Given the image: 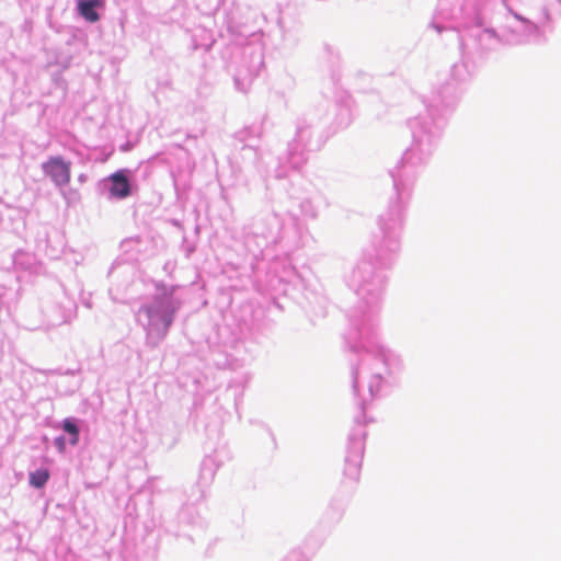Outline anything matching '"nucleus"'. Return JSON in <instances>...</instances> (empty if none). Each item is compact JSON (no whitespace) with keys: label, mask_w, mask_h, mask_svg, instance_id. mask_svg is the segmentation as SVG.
<instances>
[{"label":"nucleus","mask_w":561,"mask_h":561,"mask_svg":"<svg viewBox=\"0 0 561 561\" xmlns=\"http://www.w3.org/2000/svg\"><path fill=\"white\" fill-rule=\"evenodd\" d=\"M41 169L60 191L70 183L71 162L66 161L62 156H50L41 164Z\"/></svg>","instance_id":"10"},{"label":"nucleus","mask_w":561,"mask_h":561,"mask_svg":"<svg viewBox=\"0 0 561 561\" xmlns=\"http://www.w3.org/2000/svg\"><path fill=\"white\" fill-rule=\"evenodd\" d=\"M105 0H77V11L87 22L95 23L100 20L99 10L103 9Z\"/></svg>","instance_id":"13"},{"label":"nucleus","mask_w":561,"mask_h":561,"mask_svg":"<svg viewBox=\"0 0 561 561\" xmlns=\"http://www.w3.org/2000/svg\"><path fill=\"white\" fill-rule=\"evenodd\" d=\"M456 28L463 58H482L503 46L538 43L543 34L512 0H463Z\"/></svg>","instance_id":"2"},{"label":"nucleus","mask_w":561,"mask_h":561,"mask_svg":"<svg viewBox=\"0 0 561 561\" xmlns=\"http://www.w3.org/2000/svg\"><path fill=\"white\" fill-rule=\"evenodd\" d=\"M131 271H133V266H130V265L115 264V265H113L112 270L110 271V276L112 278L119 276V275L130 276Z\"/></svg>","instance_id":"19"},{"label":"nucleus","mask_w":561,"mask_h":561,"mask_svg":"<svg viewBox=\"0 0 561 561\" xmlns=\"http://www.w3.org/2000/svg\"><path fill=\"white\" fill-rule=\"evenodd\" d=\"M353 100L350 95L341 98L332 106L327 101L317 106H327V124L325 127L330 131V136L340 129L348 127L353 121Z\"/></svg>","instance_id":"8"},{"label":"nucleus","mask_w":561,"mask_h":561,"mask_svg":"<svg viewBox=\"0 0 561 561\" xmlns=\"http://www.w3.org/2000/svg\"><path fill=\"white\" fill-rule=\"evenodd\" d=\"M23 256H25V253H24L23 251H21V250L16 251V252L14 253V255H13V263H14L15 265H20V264H22V263L20 262V259H21V257H23Z\"/></svg>","instance_id":"23"},{"label":"nucleus","mask_w":561,"mask_h":561,"mask_svg":"<svg viewBox=\"0 0 561 561\" xmlns=\"http://www.w3.org/2000/svg\"><path fill=\"white\" fill-rule=\"evenodd\" d=\"M171 175H172V179H173L174 187H175V190H178V187H179V186H178V179L175 178V175H174V173H173V172L171 173Z\"/></svg>","instance_id":"27"},{"label":"nucleus","mask_w":561,"mask_h":561,"mask_svg":"<svg viewBox=\"0 0 561 561\" xmlns=\"http://www.w3.org/2000/svg\"><path fill=\"white\" fill-rule=\"evenodd\" d=\"M342 514H343L342 510H339V511L334 512L335 520H339L342 517Z\"/></svg>","instance_id":"26"},{"label":"nucleus","mask_w":561,"mask_h":561,"mask_svg":"<svg viewBox=\"0 0 561 561\" xmlns=\"http://www.w3.org/2000/svg\"><path fill=\"white\" fill-rule=\"evenodd\" d=\"M183 304L181 286L154 283V291L144 297L134 311L137 324L146 334L148 346L154 348L167 337Z\"/></svg>","instance_id":"4"},{"label":"nucleus","mask_w":561,"mask_h":561,"mask_svg":"<svg viewBox=\"0 0 561 561\" xmlns=\"http://www.w3.org/2000/svg\"><path fill=\"white\" fill-rule=\"evenodd\" d=\"M327 106L309 108L296 122L294 138L288 141L284 158L275 159L273 178L286 179L290 170H300L308 161L309 153L319 151L331 137L327 124Z\"/></svg>","instance_id":"5"},{"label":"nucleus","mask_w":561,"mask_h":561,"mask_svg":"<svg viewBox=\"0 0 561 561\" xmlns=\"http://www.w3.org/2000/svg\"><path fill=\"white\" fill-rule=\"evenodd\" d=\"M54 446L56 447V449L59 451V453H65L66 450V447H67V440H66V437L60 435V436H57L54 438Z\"/></svg>","instance_id":"21"},{"label":"nucleus","mask_w":561,"mask_h":561,"mask_svg":"<svg viewBox=\"0 0 561 561\" xmlns=\"http://www.w3.org/2000/svg\"><path fill=\"white\" fill-rule=\"evenodd\" d=\"M87 179H88V176H87V174H84V173H81V174L78 176V181H79L80 183H84V182L87 181Z\"/></svg>","instance_id":"25"},{"label":"nucleus","mask_w":561,"mask_h":561,"mask_svg":"<svg viewBox=\"0 0 561 561\" xmlns=\"http://www.w3.org/2000/svg\"><path fill=\"white\" fill-rule=\"evenodd\" d=\"M133 171L119 169L114 173L101 179L95 186L96 193L106 201H123L133 195L134 192Z\"/></svg>","instance_id":"7"},{"label":"nucleus","mask_w":561,"mask_h":561,"mask_svg":"<svg viewBox=\"0 0 561 561\" xmlns=\"http://www.w3.org/2000/svg\"><path fill=\"white\" fill-rule=\"evenodd\" d=\"M280 561H306L304 553L299 550L288 552Z\"/></svg>","instance_id":"20"},{"label":"nucleus","mask_w":561,"mask_h":561,"mask_svg":"<svg viewBox=\"0 0 561 561\" xmlns=\"http://www.w3.org/2000/svg\"><path fill=\"white\" fill-rule=\"evenodd\" d=\"M108 293H110V295H111L113 300H115V301H123V299H121L119 297L114 295V288H110Z\"/></svg>","instance_id":"24"},{"label":"nucleus","mask_w":561,"mask_h":561,"mask_svg":"<svg viewBox=\"0 0 561 561\" xmlns=\"http://www.w3.org/2000/svg\"><path fill=\"white\" fill-rule=\"evenodd\" d=\"M526 16L530 18L535 24L540 25V31L545 33L553 22V14L561 13V7L553 0H526L524 3Z\"/></svg>","instance_id":"9"},{"label":"nucleus","mask_w":561,"mask_h":561,"mask_svg":"<svg viewBox=\"0 0 561 561\" xmlns=\"http://www.w3.org/2000/svg\"><path fill=\"white\" fill-rule=\"evenodd\" d=\"M450 75L453 80L456 82L465 81L469 76L467 65L463 61L454 64L450 70Z\"/></svg>","instance_id":"18"},{"label":"nucleus","mask_w":561,"mask_h":561,"mask_svg":"<svg viewBox=\"0 0 561 561\" xmlns=\"http://www.w3.org/2000/svg\"><path fill=\"white\" fill-rule=\"evenodd\" d=\"M243 54L250 56L251 62L248 66L245 75H243L242 70H239L234 76V83L238 89H240L241 80H252L254 77H256L264 62L262 50L259 47L248 46L244 48Z\"/></svg>","instance_id":"12"},{"label":"nucleus","mask_w":561,"mask_h":561,"mask_svg":"<svg viewBox=\"0 0 561 561\" xmlns=\"http://www.w3.org/2000/svg\"><path fill=\"white\" fill-rule=\"evenodd\" d=\"M221 465L215 455L205 456L201 463L199 482L204 485L210 484Z\"/></svg>","instance_id":"14"},{"label":"nucleus","mask_w":561,"mask_h":561,"mask_svg":"<svg viewBox=\"0 0 561 561\" xmlns=\"http://www.w3.org/2000/svg\"><path fill=\"white\" fill-rule=\"evenodd\" d=\"M301 214L310 219H316L319 214L318 206L311 197L304 198L299 204Z\"/></svg>","instance_id":"17"},{"label":"nucleus","mask_w":561,"mask_h":561,"mask_svg":"<svg viewBox=\"0 0 561 561\" xmlns=\"http://www.w3.org/2000/svg\"><path fill=\"white\" fill-rule=\"evenodd\" d=\"M61 428L65 433L69 435L68 443L71 446L78 445L80 438V427L78 424V420L75 417H66L61 422Z\"/></svg>","instance_id":"15"},{"label":"nucleus","mask_w":561,"mask_h":561,"mask_svg":"<svg viewBox=\"0 0 561 561\" xmlns=\"http://www.w3.org/2000/svg\"><path fill=\"white\" fill-rule=\"evenodd\" d=\"M430 26H431L432 28H434L437 33H442L443 31H446V30H448V28H449L448 26H446V25H444V24H440V23H437V22H435V21H433V22L430 24Z\"/></svg>","instance_id":"22"},{"label":"nucleus","mask_w":561,"mask_h":561,"mask_svg":"<svg viewBox=\"0 0 561 561\" xmlns=\"http://www.w3.org/2000/svg\"><path fill=\"white\" fill-rule=\"evenodd\" d=\"M76 309L75 300L62 294L55 304H45L43 310L49 324L59 325L69 322L75 316Z\"/></svg>","instance_id":"11"},{"label":"nucleus","mask_w":561,"mask_h":561,"mask_svg":"<svg viewBox=\"0 0 561 561\" xmlns=\"http://www.w3.org/2000/svg\"><path fill=\"white\" fill-rule=\"evenodd\" d=\"M50 477L47 468H38L30 472L28 482L35 489H42L46 485Z\"/></svg>","instance_id":"16"},{"label":"nucleus","mask_w":561,"mask_h":561,"mask_svg":"<svg viewBox=\"0 0 561 561\" xmlns=\"http://www.w3.org/2000/svg\"><path fill=\"white\" fill-rule=\"evenodd\" d=\"M456 100L457 87L453 82L422 98L424 112L408 121L411 144L389 172L396 195L378 216V230L371 237L370 252L344 275L346 286L357 298L350 309V324L344 335L345 343L356 356V359H351V378L358 413L347 435L344 466V476L354 481L359 477L365 451L367 403L385 394L404 367L401 356L381 345L377 337V319L387 284L385 270L400 251L405 210L413 187L438 147L446 114Z\"/></svg>","instance_id":"1"},{"label":"nucleus","mask_w":561,"mask_h":561,"mask_svg":"<svg viewBox=\"0 0 561 561\" xmlns=\"http://www.w3.org/2000/svg\"><path fill=\"white\" fill-rule=\"evenodd\" d=\"M306 231L296 215L265 210L257 214L249 226L244 234V245L255 259L274 248L283 254H289L301 247Z\"/></svg>","instance_id":"3"},{"label":"nucleus","mask_w":561,"mask_h":561,"mask_svg":"<svg viewBox=\"0 0 561 561\" xmlns=\"http://www.w3.org/2000/svg\"><path fill=\"white\" fill-rule=\"evenodd\" d=\"M553 1L557 2L561 7V0H553Z\"/></svg>","instance_id":"28"},{"label":"nucleus","mask_w":561,"mask_h":561,"mask_svg":"<svg viewBox=\"0 0 561 561\" xmlns=\"http://www.w3.org/2000/svg\"><path fill=\"white\" fill-rule=\"evenodd\" d=\"M262 127L256 125L245 126L236 133L234 138L244 144L241 147L243 160H252L254 168L263 178H273L272 171L275 159L268 150H263L247 144L253 139H260Z\"/></svg>","instance_id":"6"}]
</instances>
